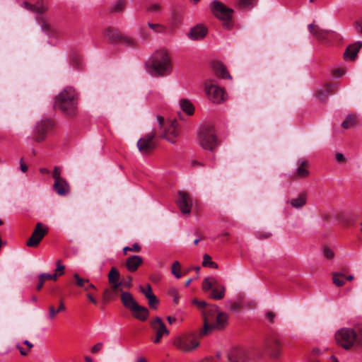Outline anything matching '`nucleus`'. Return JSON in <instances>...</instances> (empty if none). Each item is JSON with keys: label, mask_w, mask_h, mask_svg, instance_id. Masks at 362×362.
Masks as SVG:
<instances>
[{"label": "nucleus", "mask_w": 362, "mask_h": 362, "mask_svg": "<svg viewBox=\"0 0 362 362\" xmlns=\"http://www.w3.org/2000/svg\"><path fill=\"white\" fill-rule=\"evenodd\" d=\"M335 158L338 162H344V156L341 153H337L336 154Z\"/></svg>", "instance_id": "obj_63"}, {"label": "nucleus", "mask_w": 362, "mask_h": 362, "mask_svg": "<svg viewBox=\"0 0 362 362\" xmlns=\"http://www.w3.org/2000/svg\"><path fill=\"white\" fill-rule=\"evenodd\" d=\"M266 315H267V317L268 318L269 321L270 322H273L275 318V314L272 311H268Z\"/></svg>", "instance_id": "obj_60"}, {"label": "nucleus", "mask_w": 362, "mask_h": 362, "mask_svg": "<svg viewBox=\"0 0 362 362\" xmlns=\"http://www.w3.org/2000/svg\"><path fill=\"white\" fill-rule=\"evenodd\" d=\"M173 345L183 352H191L199 346V341L194 334H185L177 337L173 341Z\"/></svg>", "instance_id": "obj_5"}, {"label": "nucleus", "mask_w": 362, "mask_h": 362, "mask_svg": "<svg viewBox=\"0 0 362 362\" xmlns=\"http://www.w3.org/2000/svg\"><path fill=\"white\" fill-rule=\"evenodd\" d=\"M151 326L152 329L156 331V337L153 339L154 344L159 343L163 337L168 336L170 333L164 322L159 317H155L151 322Z\"/></svg>", "instance_id": "obj_13"}, {"label": "nucleus", "mask_w": 362, "mask_h": 362, "mask_svg": "<svg viewBox=\"0 0 362 362\" xmlns=\"http://www.w3.org/2000/svg\"><path fill=\"white\" fill-rule=\"evenodd\" d=\"M109 284H115L122 282L120 281V274L119 271L114 267L111 268L108 274Z\"/></svg>", "instance_id": "obj_33"}, {"label": "nucleus", "mask_w": 362, "mask_h": 362, "mask_svg": "<svg viewBox=\"0 0 362 362\" xmlns=\"http://www.w3.org/2000/svg\"><path fill=\"white\" fill-rule=\"evenodd\" d=\"M226 288L223 286H214L211 289V297L215 300H221L225 296Z\"/></svg>", "instance_id": "obj_32"}, {"label": "nucleus", "mask_w": 362, "mask_h": 362, "mask_svg": "<svg viewBox=\"0 0 362 362\" xmlns=\"http://www.w3.org/2000/svg\"><path fill=\"white\" fill-rule=\"evenodd\" d=\"M156 120L159 124L160 128L161 129L164 122V117L161 115H158L156 117Z\"/></svg>", "instance_id": "obj_61"}, {"label": "nucleus", "mask_w": 362, "mask_h": 362, "mask_svg": "<svg viewBox=\"0 0 362 362\" xmlns=\"http://www.w3.org/2000/svg\"><path fill=\"white\" fill-rule=\"evenodd\" d=\"M356 124V117L354 115H349L341 124V127L344 129L354 127Z\"/></svg>", "instance_id": "obj_37"}, {"label": "nucleus", "mask_w": 362, "mask_h": 362, "mask_svg": "<svg viewBox=\"0 0 362 362\" xmlns=\"http://www.w3.org/2000/svg\"><path fill=\"white\" fill-rule=\"evenodd\" d=\"M146 298L148 299V305H149L150 308H151L153 309H156L157 305L158 303V300L157 297L154 294H153V295H148V296L146 297Z\"/></svg>", "instance_id": "obj_45"}, {"label": "nucleus", "mask_w": 362, "mask_h": 362, "mask_svg": "<svg viewBox=\"0 0 362 362\" xmlns=\"http://www.w3.org/2000/svg\"><path fill=\"white\" fill-rule=\"evenodd\" d=\"M180 264L178 261H175L172 264L171 272L177 278L180 279L182 276L180 273Z\"/></svg>", "instance_id": "obj_42"}, {"label": "nucleus", "mask_w": 362, "mask_h": 362, "mask_svg": "<svg viewBox=\"0 0 362 362\" xmlns=\"http://www.w3.org/2000/svg\"><path fill=\"white\" fill-rule=\"evenodd\" d=\"M78 95L72 87H66L55 97V108L68 116L73 117L76 115Z\"/></svg>", "instance_id": "obj_1"}, {"label": "nucleus", "mask_w": 362, "mask_h": 362, "mask_svg": "<svg viewBox=\"0 0 362 362\" xmlns=\"http://www.w3.org/2000/svg\"><path fill=\"white\" fill-rule=\"evenodd\" d=\"M121 301L123 305L131 311L138 305L132 294L129 292H122Z\"/></svg>", "instance_id": "obj_20"}, {"label": "nucleus", "mask_w": 362, "mask_h": 362, "mask_svg": "<svg viewBox=\"0 0 362 362\" xmlns=\"http://www.w3.org/2000/svg\"><path fill=\"white\" fill-rule=\"evenodd\" d=\"M332 281L337 286L340 287L345 284L346 276L340 272H334L332 274Z\"/></svg>", "instance_id": "obj_35"}, {"label": "nucleus", "mask_w": 362, "mask_h": 362, "mask_svg": "<svg viewBox=\"0 0 362 362\" xmlns=\"http://www.w3.org/2000/svg\"><path fill=\"white\" fill-rule=\"evenodd\" d=\"M308 30L310 33L319 40L325 39L328 33L327 31L321 29L318 25L313 23L308 25Z\"/></svg>", "instance_id": "obj_27"}, {"label": "nucleus", "mask_w": 362, "mask_h": 362, "mask_svg": "<svg viewBox=\"0 0 362 362\" xmlns=\"http://www.w3.org/2000/svg\"><path fill=\"white\" fill-rule=\"evenodd\" d=\"M218 313V307L216 305H209L206 307L202 311L204 317V328L199 334L206 335L210 333V325L214 321L216 315Z\"/></svg>", "instance_id": "obj_10"}, {"label": "nucleus", "mask_w": 362, "mask_h": 362, "mask_svg": "<svg viewBox=\"0 0 362 362\" xmlns=\"http://www.w3.org/2000/svg\"><path fill=\"white\" fill-rule=\"evenodd\" d=\"M139 289H140V291L146 296V298L148 297V295L153 294L150 284H147L146 288H144L143 286H140Z\"/></svg>", "instance_id": "obj_50"}, {"label": "nucleus", "mask_w": 362, "mask_h": 362, "mask_svg": "<svg viewBox=\"0 0 362 362\" xmlns=\"http://www.w3.org/2000/svg\"><path fill=\"white\" fill-rule=\"evenodd\" d=\"M155 136V132L151 131L139 139L137 141V147L141 153L143 154H148L153 151L156 147V143L153 141Z\"/></svg>", "instance_id": "obj_11"}, {"label": "nucleus", "mask_w": 362, "mask_h": 362, "mask_svg": "<svg viewBox=\"0 0 362 362\" xmlns=\"http://www.w3.org/2000/svg\"><path fill=\"white\" fill-rule=\"evenodd\" d=\"M323 255L324 256L329 259H331L334 257V252L333 251L329 249V247H325L324 250H323Z\"/></svg>", "instance_id": "obj_53"}, {"label": "nucleus", "mask_w": 362, "mask_h": 362, "mask_svg": "<svg viewBox=\"0 0 362 362\" xmlns=\"http://www.w3.org/2000/svg\"><path fill=\"white\" fill-rule=\"evenodd\" d=\"M204 88L206 94L212 103H220L224 100L225 91L214 81L206 80L204 83Z\"/></svg>", "instance_id": "obj_6"}, {"label": "nucleus", "mask_w": 362, "mask_h": 362, "mask_svg": "<svg viewBox=\"0 0 362 362\" xmlns=\"http://www.w3.org/2000/svg\"><path fill=\"white\" fill-rule=\"evenodd\" d=\"M202 266L209 267L213 269L218 268V264L215 262L211 260V256L208 254H205L203 257Z\"/></svg>", "instance_id": "obj_39"}, {"label": "nucleus", "mask_w": 362, "mask_h": 362, "mask_svg": "<svg viewBox=\"0 0 362 362\" xmlns=\"http://www.w3.org/2000/svg\"><path fill=\"white\" fill-rule=\"evenodd\" d=\"M213 70L217 76L223 78H231L230 75L227 71L225 66L218 62H214L211 64Z\"/></svg>", "instance_id": "obj_24"}, {"label": "nucleus", "mask_w": 362, "mask_h": 362, "mask_svg": "<svg viewBox=\"0 0 362 362\" xmlns=\"http://www.w3.org/2000/svg\"><path fill=\"white\" fill-rule=\"evenodd\" d=\"M42 279L43 278L45 281L46 280H53L57 281L58 277V273H54L52 274H47V273H42L40 274Z\"/></svg>", "instance_id": "obj_49"}, {"label": "nucleus", "mask_w": 362, "mask_h": 362, "mask_svg": "<svg viewBox=\"0 0 362 362\" xmlns=\"http://www.w3.org/2000/svg\"><path fill=\"white\" fill-rule=\"evenodd\" d=\"M16 348L19 350L22 356H26L30 352L27 349L23 348L21 345L17 344Z\"/></svg>", "instance_id": "obj_58"}, {"label": "nucleus", "mask_w": 362, "mask_h": 362, "mask_svg": "<svg viewBox=\"0 0 362 362\" xmlns=\"http://www.w3.org/2000/svg\"><path fill=\"white\" fill-rule=\"evenodd\" d=\"M60 173H61L60 169L58 167H57V166L54 167L53 173H52V177L54 179V181L63 179L60 176Z\"/></svg>", "instance_id": "obj_54"}, {"label": "nucleus", "mask_w": 362, "mask_h": 362, "mask_svg": "<svg viewBox=\"0 0 362 362\" xmlns=\"http://www.w3.org/2000/svg\"><path fill=\"white\" fill-rule=\"evenodd\" d=\"M212 12L218 18L223 22V24L229 27L233 10L226 7L220 1H214L213 3Z\"/></svg>", "instance_id": "obj_7"}, {"label": "nucleus", "mask_w": 362, "mask_h": 362, "mask_svg": "<svg viewBox=\"0 0 362 362\" xmlns=\"http://www.w3.org/2000/svg\"><path fill=\"white\" fill-rule=\"evenodd\" d=\"M23 5L27 9L37 13H43L47 9V6L39 3L37 4H30L28 2H24Z\"/></svg>", "instance_id": "obj_29"}, {"label": "nucleus", "mask_w": 362, "mask_h": 362, "mask_svg": "<svg viewBox=\"0 0 362 362\" xmlns=\"http://www.w3.org/2000/svg\"><path fill=\"white\" fill-rule=\"evenodd\" d=\"M52 122L45 119L37 122L35 127L33 139L36 142H41L45 139L46 134L52 129Z\"/></svg>", "instance_id": "obj_12"}, {"label": "nucleus", "mask_w": 362, "mask_h": 362, "mask_svg": "<svg viewBox=\"0 0 362 362\" xmlns=\"http://www.w3.org/2000/svg\"><path fill=\"white\" fill-rule=\"evenodd\" d=\"M354 330L356 333V339H357V346H362V323L356 325Z\"/></svg>", "instance_id": "obj_41"}, {"label": "nucleus", "mask_w": 362, "mask_h": 362, "mask_svg": "<svg viewBox=\"0 0 362 362\" xmlns=\"http://www.w3.org/2000/svg\"><path fill=\"white\" fill-rule=\"evenodd\" d=\"M119 41L129 47L136 46L134 40L132 37L127 35H121Z\"/></svg>", "instance_id": "obj_44"}, {"label": "nucleus", "mask_w": 362, "mask_h": 362, "mask_svg": "<svg viewBox=\"0 0 362 362\" xmlns=\"http://www.w3.org/2000/svg\"><path fill=\"white\" fill-rule=\"evenodd\" d=\"M142 263L143 259L141 256L134 255L127 259L125 266L129 272H134L142 264Z\"/></svg>", "instance_id": "obj_19"}, {"label": "nucleus", "mask_w": 362, "mask_h": 362, "mask_svg": "<svg viewBox=\"0 0 362 362\" xmlns=\"http://www.w3.org/2000/svg\"><path fill=\"white\" fill-rule=\"evenodd\" d=\"M56 266L57 268L55 269V273H58V276L63 275L65 267L62 264V260H57L56 262Z\"/></svg>", "instance_id": "obj_47"}, {"label": "nucleus", "mask_w": 362, "mask_h": 362, "mask_svg": "<svg viewBox=\"0 0 362 362\" xmlns=\"http://www.w3.org/2000/svg\"><path fill=\"white\" fill-rule=\"evenodd\" d=\"M180 106L182 111L186 112L188 115H192L194 114V107L192 103L187 100V99H182L180 100Z\"/></svg>", "instance_id": "obj_28"}, {"label": "nucleus", "mask_w": 362, "mask_h": 362, "mask_svg": "<svg viewBox=\"0 0 362 362\" xmlns=\"http://www.w3.org/2000/svg\"><path fill=\"white\" fill-rule=\"evenodd\" d=\"M162 6L160 3H153L147 7V11L152 13H158L161 11Z\"/></svg>", "instance_id": "obj_43"}, {"label": "nucleus", "mask_w": 362, "mask_h": 362, "mask_svg": "<svg viewBox=\"0 0 362 362\" xmlns=\"http://www.w3.org/2000/svg\"><path fill=\"white\" fill-rule=\"evenodd\" d=\"M177 204L182 214H189L192 208V199L189 195L185 192H178Z\"/></svg>", "instance_id": "obj_15"}, {"label": "nucleus", "mask_w": 362, "mask_h": 362, "mask_svg": "<svg viewBox=\"0 0 362 362\" xmlns=\"http://www.w3.org/2000/svg\"><path fill=\"white\" fill-rule=\"evenodd\" d=\"M354 28L358 33L362 34V20L355 22Z\"/></svg>", "instance_id": "obj_57"}, {"label": "nucleus", "mask_w": 362, "mask_h": 362, "mask_svg": "<svg viewBox=\"0 0 362 362\" xmlns=\"http://www.w3.org/2000/svg\"><path fill=\"white\" fill-rule=\"evenodd\" d=\"M180 134L178 124L176 120H171L168 122L163 133L161 135L162 138L167 139L170 143H175L177 138Z\"/></svg>", "instance_id": "obj_14"}, {"label": "nucleus", "mask_w": 362, "mask_h": 362, "mask_svg": "<svg viewBox=\"0 0 362 362\" xmlns=\"http://www.w3.org/2000/svg\"><path fill=\"white\" fill-rule=\"evenodd\" d=\"M111 285L110 289H106L104 292L103 298L105 301H108L117 295L119 292H122L121 286L122 282L110 284Z\"/></svg>", "instance_id": "obj_21"}, {"label": "nucleus", "mask_w": 362, "mask_h": 362, "mask_svg": "<svg viewBox=\"0 0 362 362\" xmlns=\"http://www.w3.org/2000/svg\"><path fill=\"white\" fill-rule=\"evenodd\" d=\"M207 33V28L202 25H197L190 29L189 37L193 40L203 39Z\"/></svg>", "instance_id": "obj_18"}, {"label": "nucleus", "mask_w": 362, "mask_h": 362, "mask_svg": "<svg viewBox=\"0 0 362 362\" xmlns=\"http://www.w3.org/2000/svg\"><path fill=\"white\" fill-rule=\"evenodd\" d=\"M356 333L353 328L343 327L335 333L337 344L344 349H350L351 347L357 346Z\"/></svg>", "instance_id": "obj_4"}, {"label": "nucleus", "mask_w": 362, "mask_h": 362, "mask_svg": "<svg viewBox=\"0 0 362 362\" xmlns=\"http://www.w3.org/2000/svg\"><path fill=\"white\" fill-rule=\"evenodd\" d=\"M59 313V312L57 311L54 305H50L48 308V319L49 320H54Z\"/></svg>", "instance_id": "obj_46"}, {"label": "nucleus", "mask_w": 362, "mask_h": 362, "mask_svg": "<svg viewBox=\"0 0 362 362\" xmlns=\"http://www.w3.org/2000/svg\"><path fill=\"white\" fill-rule=\"evenodd\" d=\"M283 343L277 337L268 338L264 344V349L267 354L274 359L280 358L282 354Z\"/></svg>", "instance_id": "obj_8"}, {"label": "nucleus", "mask_w": 362, "mask_h": 362, "mask_svg": "<svg viewBox=\"0 0 362 362\" xmlns=\"http://www.w3.org/2000/svg\"><path fill=\"white\" fill-rule=\"evenodd\" d=\"M147 25L156 33H164L166 31V27L160 23H148Z\"/></svg>", "instance_id": "obj_38"}, {"label": "nucleus", "mask_w": 362, "mask_h": 362, "mask_svg": "<svg viewBox=\"0 0 362 362\" xmlns=\"http://www.w3.org/2000/svg\"><path fill=\"white\" fill-rule=\"evenodd\" d=\"M307 196L305 193H300L297 198L291 200V204L294 208H301L306 204Z\"/></svg>", "instance_id": "obj_31"}, {"label": "nucleus", "mask_w": 362, "mask_h": 362, "mask_svg": "<svg viewBox=\"0 0 362 362\" xmlns=\"http://www.w3.org/2000/svg\"><path fill=\"white\" fill-rule=\"evenodd\" d=\"M192 303L197 305V307L200 309L204 310L206 307L209 306L210 305H207L206 303L204 300H198L197 299H194L192 300Z\"/></svg>", "instance_id": "obj_52"}, {"label": "nucleus", "mask_w": 362, "mask_h": 362, "mask_svg": "<svg viewBox=\"0 0 362 362\" xmlns=\"http://www.w3.org/2000/svg\"><path fill=\"white\" fill-rule=\"evenodd\" d=\"M216 284L217 280L214 277H206L203 281L202 289L204 291H208L216 286Z\"/></svg>", "instance_id": "obj_34"}, {"label": "nucleus", "mask_w": 362, "mask_h": 362, "mask_svg": "<svg viewBox=\"0 0 362 362\" xmlns=\"http://www.w3.org/2000/svg\"><path fill=\"white\" fill-rule=\"evenodd\" d=\"M48 231L49 228L46 225L40 222L37 223L31 236L27 240L26 245L31 247H37Z\"/></svg>", "instance_id": "obj_9"}, {"label": "nucleus", "mask_w": 362, "mask_h": 362, "mask_svg": "<svg viewBox=\"0 0 362 362\" xmlns=\"http://www.w3.org/2000/svg\"><path fill=\"white\" fill-rule=\"evenodd\" d=\"M65 310H66V307L63 303V300H60L59 305L58 308L57 309V311H59L60 313V312L64 311Z\"/></svg>", "instance_id": "obj_62"}, {"label": "nucleus", "mask_w": 362, "mask_h": 362, "mask_svg": "<svg viewBox=\"0 0 362 362\" xmlns=\"http://www.w3.org/2000/svg\"><path fill=\"white\" fill-rule=\"evenodd\" d=\"M74 279L76 281V285L86 291L90 289H96L95 286L90 282L89 279L82 278L78 274H74Z\"/></svg>", "instance_id": "obj_23"}, {"label": "nucleus", "mask_w": 362, "mask_h": 362, "mask_svg": "<svg viewBox=\"0 0 362 362\" xmlns=\"http://www.w3.org/2000/svg\"><path fill=\"white\" fill-rule=\"evenodd\" d=\"M228 315L224 312H220L216 315L214 321L210 325V332L214 329H224L228 325Z\"/></svg>", "instance_id": "obj_17"}, {"label": "nucleus", "mask_w": 362, "mask_h": 362, "mask_svg": "<svg viewBox=\"0 0 362 362\" xmlns=\"http://www.w3.org/2000/svg\"><path fill=\"white\" fill-rule=\"evenodd\" d=\"M125 7L124 0H117L111 7V12L120 13L122 12Z\"/></svg>", "instance_id": "obj_40"}, {"label": "nucleus", "mask_w": 362, "mask_h": 362, "mask_svg": "<svg viewBox=\"0 0 362 362\" xmlns=\"http://www.w3.org/2000/svg\"><path fill=\"white\" fill-rule=\"evenodd\" d=\"M150 67L158 75L169 74L171 71L172 65L168 51L161 49L155 52L151 58Z\"/></svg>", "instance_id": "obj_2"}, {"label": "nucleus", "mask_w": 362, "mask_h": 362, "mask_svg": "<svg viewBox=\"0 0 362 362\" xmlns=\"http://www.w3.org/2000/svg\"><path fill=\"white\" fill-rule=\"evenodd\" d=\"M133 316L141 321H145L149 315V312L146 307L141 306L139 304L132 310Z\"/></svg>", "instance_id": "obj_26"}, {"label": "nucleus", "mask_w": 362, "mask_h": 362, "mask_svg": "<svg viewBox=\"0 0 362 362\" xmlns=\"http://www.w3.org/2000/svg\"><path fill=\"white\" fill-rule=\"evenodd\" d=\"M257 0H237L235 6L239 9H250L257 4Z\"/></svg>", "instance_id": "obj_30"}, {"label": "nucleus", "mask_w": 362, "mask_h": 362, "mask_svg": "<svg viewBox=\"0 0 362 362\" xmlns=\"http://www.w3.org/2000/svg\"><path fill=\"white\" fill-rule=\"evenodd\" d=\"M309 163L305 158H300L297 161L294 176L298 178H306L310 175L308 170Z\"/></svg>", "instance_id": "obj_16"}, {"label": "nucleus", "mask_w": 362, "mask_h": 362, "mask_svg": "<svg viewBox=\"0 0 362 362\" xmlns=\"http://www.w3.org/2000/svg\"><path fill=\"white\" fill-rule=\"evenodd\" d=\"M38 278H39V282H38V284L37 285L36 288H37V291H40L42 288L45 281V279L43 278L42 279L40 274L39 275Z\"/></svg>", "instance_id": "obj_59"}, {"label": "nucleus", "mask_w": 362, "mask_h": 362, "mask_svg": "<svg viewBox=\"0 0 362 362\" xmlns=\"http://www.w3.org/2000/svg\"><path fill=\"white\" fill-rule=\"evenodd\" d=\"M199 146L207 151H214L219 145L213 127L203 126L197 132Z\"/></svg>", "instance_id": "obj_3"}, {"label": "nucleus", "mask_w": 362, "mask_h": 362, "mask_svg": "<svg viewBox=\"0 0 362 362\" xmlns=\"http://www.w3.org/2000/svg\"><path fill=\"white\" fill-rule=\"evenodd\" d=\"M345 73V71L342 69H336L333 70V75L336 78L341 77Z\"/></svg>", "instance_id": "obj_55"}, {"label": "nucleus", "mask_w": 362, "mask_h": 362, "mask_svg": "<svg viewBox=\"0 0 362 362\" xmlns=\"http://www.w3.org/2000/svg\"><path fill=\"white\" fill-rule=\"evenodd\" d=\"M122 282V286H125L127 288H129L132 286V277L129 276L126 279L121 281Z\"/></svg>", "instance_id": "obj_56"}, {"label": "nucleus", "mask_w": 362, "mask_h": 362, "mask_svg": "<svg viewBox=\"0 0 362 362\" xmlns=\"http://www.w3.org/2000/svg\"><path fill=\"white\" fill-rule=\"evenodd\" d=\"M53 187L57 193L61 196L66 195L69 191V185L64 178L54 181Z\"/></svg>", "instance_id": "obj_25"}, {"label": "nucleus", "mask_w": 362, "mask_h": 362, "mask_svg": "<svg viewBox=\"0 0 362 362\" xmlns=\"http://www.w3.org/2000/svg\"><path fill=\"white\" fill-rule=\"evenodd\" d=\"M103 347V344L102 342H98L92 346V348L90 349V352L92 354H97L102 350Z\"/></svg>", "instance_id": "obj_51"}, {"label": "nucleus", "mask_w": 362, "mask_h": 362, "mask_svg": "<svg viewBox=\"0 0 362 362\" xmlns=\"http://www.w3.org/2000/svg\"><path fill=\"white\" fill-rule=\"evenodd\" d=\"M232 362H249V360L244 356H240L238 359H235Z\"/></svg>", "instance_id": "obj_64"}, {"label": "nucleus", "mask_w": 362, "mask_h": 362, "mask_svg": "<svg viewBox=\"0 0 362 362\" xmlns=\"http://www.w3.org/2000/svg\"><path fill=\"white\" fill-rule=\"evenodd\" d=\"M141 250V246L138 243L133 244L131 247H125L123 249L124 252L126 254L127 251L132 252H139Z\"/></svg>", "instance_id": "obj_48"}, {"label": "nucleus", "mask_w": 362, "mask_h": 362, "mask_svg": "<svg viewBox=\"0 0 362 362\" xmlns=\"http://www.w3.org/2000/svg\"><path fill=\"white\" fill-rule=\"evenodd\" d=\"M105 35L112 42H116L117 40H119L121 37V35L119 33V32L117 30L111 28H109L106 30Z\"/></svg>", "instance_id": "obj_36"}, {"label": "nucleus", "mask_w": 362, "mask_h": 362, "mask_svg": "<svg viewBox=\"0 0 362 362\" xmlns=\"http://www.w3.org/2000/svg\"><path fill=\"white\" fill-rule=\"evenodd\" d=\"M361 47H362L361 42H356L354 44L349 45L346 48V49L344 54V57L349 58L351 60H354L356 58L357 54H358Z\"/></svg>", "instance_id": "obj_22"}]
</instances>
